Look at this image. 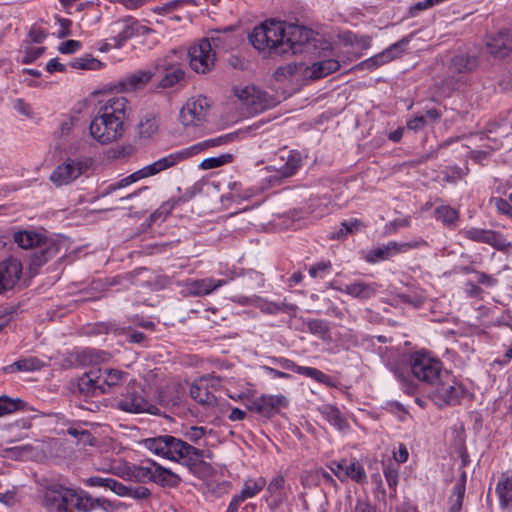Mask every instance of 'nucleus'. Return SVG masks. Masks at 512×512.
I'll return each instance as SVG.
<instances>
[{"mask_svg":"<svg viewBox=\"0 0 512 512\" xmlns=\"http://www.w3.org/2000/svg\"><path fill=\"white\" fill-rule=\"evenodd\" d=\"M238 44L231 29L212 31L207 37L191 45L187 52L190 68L198 74L212 71L217 62V54Z\"/></svg>","mask_w":512,"mask_h":512,"instance_id":"obj_1","label":"nucleus"},{"mask_svg":"<svg viewBox=\"0 0 512 512\" xmlns=\"http://www.w3.org/2000/svg\"><path fill=\"white\" fill-rule=\"evenodd\" d=\"M144 445L156 455L177 461L189 468L198 466L204 456L202 450L171 435L145 439Z\"/></svg>","mask_w":512,"mask_h":512,"instance_id":"obj_2","label":"nucleus"},{"mask_svg":"<svg viewBox=\"0 0 512 512\" xmlns=\"http://www.w3.org/2000/svg\"><path fill=\"white\" fill-rule=\"evenodd\" d=\"M285 23L267 20L255 27L249 34V41L255 49L265 54H283Z\"/></svg>","mask_w":512,"mask_h":512,"instance_id":"obj_3","label":"nucleus"},{"mask_svg":"<svg viewBox=\"0 0 512 512\" xmlns=\"http://www.w3.org/2000/svg\"><path fill=\"white\" fill-rule=\"evenodd\" d=\"M128 115L127 99L111 97L99 106L89 128H122Z\"/></svg>","mask_w":512,"mask_h":512,"instance_id":"obj_4","label":"nucleus"},{"mask_svg":"<svg viewBox=\"0 0 512 512\" xmlns=\"http://www.w3.org/2000/svg\"><path fill=\"white\" fill-rule=\"evenodd\" d=\"M410 370L413 376L426 384H434L444 373L439 360L425 353H414L410 359Z\"/></svg>","mask_w":512,"mask_h":512,"instance_id":"obj_5","label":"nucleus"},{"mask_svg":"<svg viewBox=\"0 0 512 512\" xmlns=\"http://www.w3.org/2000/svg\"><path fill=\"white\" fill-rule=\"evenodd\" d=\"M432 385L435 387L433 398L439 406L456 405L465 393L463 386L448 371H444Z\"/></svg>","mask_w":512,"mask_h":512,"instance_id":"obj_6","label":"nucleus"},{"mask_svg":"<svg viewBox=\"0 0 512 512\" xmlns=\"http://www.w3.org/2000/svg\"><path fill=\"white\" fill-rule=\"evenodd\" d=\"M109 34L114 39V46L121 48L125 43L138 36H143L150 32L149 28L142 24L140 21L126 17L112 22L108 28Z\"/></svg>","mask_w":512,"mask_h":512,"instance_id":"obj_7","label":"nucleus"},{"mask_svg":"<svg viewBox=\"0 0 512 512\" xmlns=\"http://www.w3.org/2000/svg\"><path fill=\"white\" fill-rule=\"evenodd\" d=\"M116 407L128 413L156 414L158 408L151 404L143 395L140 387L128 385L116 400Z\"/></svg>","mask_w":512,"mask_h":512,"instance_id":"obj_8","label":"nucleus"},{"mask_svg":"<svg viewBox=\"0 0 512 512\" xmlns=\"http://www.w3.org/2000/svg\"><path fill=\"white\" fill-rule=\"evenodd\" d=\"M90 165V159H68L54 169L50 180L57 187L67 185L84 174Z\"/></svg>","mask_w":512,"mask_h":512,"instance_id":"obj_9","label":"nucleus"},{"mask_svg":"<svg viewBox=\"0 0 512 512\" xmlns=\"http://www.w3.org/2000/svg\"><path fill=\"white\" fill-rule=\"evenodd\" d=\"M209 107L210 104L206 97L197 96L188 99L180 110L179 119L181 124L185 127L201 126L205 121Z\"/></svg>","mask_w":512,"mask_h":512,"instance_id":"obj_10","label":"nucleus"},{"mask_svg":"<svg viewBox=\"0 0 512 512\" xmlns=\"http://www.w3.org/2000/svg\"><path fill=\"white\" fill-rule=\"evenodd\" d=\"M313 37L314 33L312 30L303 26L285 23V37L282 43L283 54L302 52Z\"/></svg>","mask_w":512,"mask_h":512,"instance_id":"obj_11","label":"nucleus"},{"mask_svg":"<svg viewBox=\"0 0 512 512\" xmlns=\"http://www.w3.org/2000/svg\"><path fill=\"white\" fill-rule=\"evenodd\" d=\"M288 399L284 395H261L248 402L247 409L262 417L271 418L281 408L288 406Z\"/></svg>","mask_w":512,"mask_h":512,"instance_id":"obj_12","label":"nucleus"},{"mask_svg":"<svg viewBox=\"0 0 512 512\" xmlns=\"http://www.w3.org/2000/svg\"><path fill=\"white\" fill-rule=\"evenodd\" d=\"M234 93L249 114L258 113L270 106L267 95L255 86L237 87Z\"/></svg>","mask_w":512,"mask_h":512,"instance_id":"obj_13","label":"nucleus"},{"mask_svg":"<svg viewBox=\"0 0 512 512\" xmlns=\"http://www.w3.org/2000/svg\"><path fill=\"white\" fill-rule=\"evenodd\" d=\"M225 284H227V280L214 279L212 277L188 279L183 283V294L185 296L202 297L211 294Z\"/></svg>","mask_w":512,"mask_h":512,"instance_id":"obj_14","label":"nucleus"},{"mask_svg":"<svg viewBox=\"0 0 512 512\" xmlns=\"http://www.w3.org/2000/svg\"><path fill=\"white\" fill-rule=\"evenodd\" d=\"M191 157L192 155L189 148H185L180 151L171 153L168 156H165L155 161L154 163L143 167L141 169L142 175H144L145 178L156 175L164 170L174 167L178 163L185 161Z\"/></svg>","mask_w":512,"mask_h":512,"instance_id":"obj_15","label":"nucleus"},{"mask_svg":"<svg viewBox=\"0 0 512 512\" xmlns=\"http://www.w3.org/2000/svg\"><path fill=\"white\" fill-rule=\"evenodd\" d=\"M22 274V264L18 259L9 258L0 262V294L12 289Z\"/></svg>","mask_w":512,"mask_h":512,"instance_id":"obj_16","label":"nucleus"},{"mask_svg":"<svg viewBox=\"0 0 512 512\" xmlns=\"http://www.w3.org/2000/svg\"><path fill=\"white\" fill-rule=\"evenodd\" d=\"M74 508L77 512H92L97 508L105 512H115L117 509L116 505L110 500L103 497L95 498L84 490H79Z\"/></svg>","mask_w":512,"mask_h":512,"instance_id":"obj_17","label":"nucleus"},{"mask_svg":"<svg viewBox=\"0 0 512 512\" xmlns=\"http://www.w3.org/2000/svg\"><path fill=\"white\" fill-rule=\"evenodd\" d=\"M154 73L160 78L159 85L163 88L172 87L184 78L182 67L166 60L155 66Z\"/></svg>","mask_w":512,"mask_h":512,"instance_id":"obj_18","label":"nucleus"},{"mask_svg":"<svg viewBox=\"0 0 512 512\" xmlns=\"http://www.w3.org/2000/svg\"><path fill=\"white\" fill-rule=\"evenodd\" d=\"M59 252V246L49 240L41 242L30 256V272L36 274L38 269L47 261L55 257Z\"/></svg>","mask_w":512,"mask_h":512,"instance_id":"obj_19","label":"nucleus"},{"mask_svg":"<svg viewBox=\"0 0 512 512\" xmlns=\"http://www.w3.org/2000/svg\"><path fill=\"white\" fill-rule=\"evenodd\" d=\"M465 238L479 243H486L501 250L506 246V240L496 231L480 228H470L463 231Z\"/></svg>","mask_w":512,"mask_h":512,"instance_id":"obj_20","label":"nucleus"},{"mask_svg":"<svg viewBox=\"0 0 512 512\" xmlns=\"http://www.w3.org/2000/svg\"><path fill=\"white\" fill-rule=\"evenodd\" d=\"M338 68L339 62L336 59H325L310 65L304 63L305 82L325 77L338 70Z\"/></svg>","mask_w":512,"mask_h":512,"instance_id":"obj_21","label":"nucleus"},{"mask_svg":"<svg viewBox=\"0 0 512 512\" xmlns=\"http://www.w3.org/2000/svg\"><path fill=\"white\" fill-rule=\"evenodd\" d=\"M407 45V41L402 40L400 42L392 44L390 47L382 51L381 53L367 59L362 64L368 68L374 69L378 66L384 65L391 60L399 57L404 47Z\"/></svg>","mask_w":512,"mask_h":512,"instance_id":"obj_22","label":"nucleus"},{"mask_svg":"<svg viewBox=\"0 0 512 512\" xmlns=\"http://www.w3.org/2000/svg\"><path fill=\"white\" fill-rule=\"evenodd\" d=\"M79 392L84 396H95L106 393L97 371H89L78 379Z\"/></svg>","mask_w":512,"mask_h":512,"instance_id":"obj_23","label":"nucleus"},{"mask_svg":"<svg viewBox=\"0 0 512 512\" xmlns=\"http://www.w3.org/2000/svg\"><path fill=\"white\" fill-rule=\"evenodd\" d=\"M154 77V70L136 71L122 79L119 86L123 92H134L142 89Z\"/></svg>","mask_w":512,"mask_h":512,"instance_id":"obj_24","label":"nucleus"},{"mask_svg":"<svg viewBox=\"0 0 512 512\" xmlns=\"http://www.w3.org/2000/svg\"><path fill=\"white\" fill-rule=\"evenodd\" d=\"M240 139V133L238 131H234L231 133H227L215 138L207 139L203 142H199L197 144H194L189 148L192 157L199 154L200 152L213 148L218 146H224L227 144H230L234 141H237Z\"/></svg>","mask_w":512,"mask_h":512,"instance_id":"obj_25","label":"nucleus"},{"mask_svg":"<svg viewBox=\"0 0 512 512\" xmlns=\"http://www.w3.org/2000/svg\"><path fill=\"white\" fill-rule=\"evenodd\" d=\"M275 78L278 81H290L294 84L304 83V63H290L279 67L275 72Z\"/></svg>","mask_w":512,"mask_h":512,"instance_id":"obj_26","label":"nucleus"},{"mask_svg":"<svg viewBox=\"0 0 512 512\" xmlns=\"http://www.w3.org/2000/svg\"><path fill=\"white\" fill-rule=\"evenodd\" d=\"M378 285L375 283H365L362 281H355L346 284L341 292L346 293L354 298L369 299L376 294Z\"/></svg>","mask_w":512,"mask_h":512,"instance_id":"obj_27","label":"nucleus"},{"mask_svg":"<svg viewBox=\"0 0 512 512\" xmlns=\"http://www.w3.org/2000/svg\"><path fill=\"white\" fill-rule=\"evenodd\" d=\"M191 397L199 404L214 407L217 405L216 396L208 389V385L204 381L195 383L190 387Z\"/></svg>","mask_w":512,"mask_h":512,"instance_id":"obj_28","label":"nucleus"},{"mask_svg":"<svg viewBox=\"0 0 512 512\" xmlns=\"http://www.w3.org/2000/svg\"><path fill=\"white\" fill-rule=\"evenodd\" d=\"M512 48V42L508 33H499L487 41L488 51L497 57H502Z\"/></svg>","mask_w":512,"mask_h":512,"instance_id":"obj_29","label":"nucleus"},{"mask_svg":"<svg viewBox=\"0 0 512 512\" xmlns=\"http://www.w3.org/2000/svg\"><path fill=\"white\" fill-rule=\"evenodd\" d=\"M157 463L148 461L146 464L131 465L130 476L131 481L145 483L153 481L155 478L154 470H156Z\"/></svg>","mask_w":512,"mask_h":512,"instance_id":"obj_30","label":"nucleus"},{"mask_svg":"<svg viewBox=\"0 0 512 512\" xmlns=\"http://www.w3.org/2000/svg\"><path fill=\"white\" fill-rule=\"evenodd\" d=\"M397 242L392 241L389 242L386 245L374 248L370 250L366 256L365 260L369 263H376L378 261L387 260L393 255L398 254L397 253Z\"/></svg>","mask_w":512,"mask_h":512,"instance_id":"obj_31","label":"nucleus"},{"mask_svg":"<svg viewBox=\"0 0 512 512\" xmlns=\"http://www.w3.org/2000/svg\"><path fill=\"white\" fill-rule=\"evenodd\" d=\"M334 472L339 478H341L343 474L358 483H363L366 479L365 471L359 463H351L349 465L345 463H338L337 470H334Z\"/></svg>","mask_w":512,"mask_h":512,"instance_id":"obj_32","label":"nucleus"},{"mask_svg":"<svg viewBox=\"0 0 512 512\" xmlns=\"http://www.w3.org/2000/svg\"><path fill=\"white\" fill-rule=\"evenodd\" d=\"M285 478L282 475L275 476L267 486V492L274 498L272 507H278L285 498Z\"/></svg>","mask_w":512,"mask_h":512,"instance_id":"obj_33","label":"nucleus"},{"mask_svg":"<svg viewBox=\"0 0 512 512\" xmlns=\"http://www.w3.org/2000/svg\"><path fill=\"white\" fill-rule=\"evenodd\" d=\"M44 505L56 512H60L61 505V484H51L44 490L43 495Z\"/></svg>","mask_w":512,"mask_h":512,"instance_id":"obj_34","label":"nucleus"},{"mask_svg":"<svg viewBox=\"0 0 512 512\" xmlns=\"http://www.w3.org/2000/svg\"><path fill=\"white\" fill-rule=\"evenodd\" d=\"M43 367V362L36 357L20 359L6 367L4 371L14 373L15 371H36Z\"/></svg>","mask_w":512,"mask_h":512,"instance_id":"obj_35","label":"nucleus"},{"mask_svg":"<svg viewBox=\"0 0 512 512\" xmlns=\"http://www.w3.org/2000/svg\"><path fill=\"white\" fill-rule=\"evenodd\" d=\"M155 478L153 482L167 487H176L181 482V478L169 469H166L159 464L154 470Z\"/></svg>","mask_w":512,"mask_h":512,"instance_id":"obj_36","label":"nucleus"},{"mask_svg":"<svg viewBox=\"0 0 512 512\" xmlns=\"http://www.w3.org/2000/svg\"><path fill=\"white\" fill-rule=\"evenodd\" d=\"M97 374L100 376V380L102 381L101 384H103V386L106 385L109 388L121 384L128 376L126 372L118 369L98 370Z\"/></svg>","mask_w":512,"mask_h":512,"instance_id":"obj_37","label":"nucleus"},{"mask_svg":"<svg viewBox=\"0 0 512 512\" xmlns=\"http://www.w3.org/2000/svg\"><path fill=\"white\" fill-rule=\"evenodd\" d=\"M44 240L39 234L30 231H19L14 234V241L24 249H35Z\"/></svg>","mask_w":512,"mask_h":512,"instance_id":"obj_38","label":"nucleus"},{"mask_svg":"<svg viewBox=\"0 0 512 512\" xmlns=\"http://www.w3.org/2000/svg\"><path fill=\"white\" fill-rule=\"evenodd\" d=\"M116 495L131 497L136 500H143L151 495L150 490L144 486H127L119 482Z\"/></svg>","mask_w":512,"mask_h":512,"instance_id":"obj_39","label":"nucleus"},{"mask_svg":"<svg viewBox=\"0 0 512 512\" xmlns=\"http://www.w3.org/2000/svg\"><path fill=\"white\" fill-rule=\"evenodd\" d=\"M266 485V480L262 477L254 480L249 479L245 481L244 487L241 490L239 494L236 496L242 500L245 501L248 498L254 497L256 494H258Z\"/></svg>","mask_w":512,"mask_h":512,"instance_id":"obj_40","label":"nucleus"},{"mask_svg":"<svg viewBox=\"0 0 512 512\" xmlns=\"http://www.w3.org/2000/svg\"><path fill=\"white\" fill-rule=\"evenodd\" d=\"M302 164V156L299 152L291 151L283 166L278 169V172L283 177H290L296 173Z\"/></svg>","mask_w":512,"mask_h":512,"instance_id":"obj_41","label":"nucleus"},{"mask_svg":"<svg viewBox=\"0 0 512 512\" xmlns=\"http://www.w3.org/2000/svg\"><path fill=\"white\" fill-rule=\"evenodd\" d=\"M78 492L79 491L75 489L61 485L60 512H73L74 503H76Z\"/></svg>","mask_w":512,"mask_h":512,"instance_id":"obj_42","label":"nucleus"},{"mask_svg":"<svg viewBox=\"0 0 512 512\" xmlns=\"http://www.w3.org/2000/svg\"><path fill=\"white\" fill-rule=\"evenodd\" d=\"M71 66L79 70H99L103 64L98 59L92 56L77 57L71 61Z\"/></svg>","mask_w":512,"mask_h":512,"instance_id":"obj_43","label":"nucleus"},{"mask_svg":"<svg viewBox=\"0 0 512 512\" xmlns=\"http://www.w3.org/2000/svg\"><path fill=\"white\" fill-rule=\"evenodd\" d=\"M439 114L435 110H428L424 114L416 116L409 122L408 128H421L423 126H432L436 124Z\"/></svg>","mask_w":512,"mask_h":512,"instance_id":"obj_44","label":"nucleus"},{"mask_svg":"<svg viewBox=\"0 0 512 512\" xmlns=\"http://www.w3.org/2000/svg\"><path fill=\"white\" fill-rule=\"evenodd\" d=\"M25 402L21 399H12L8 396H0V417L23 409Z\"/></svg>","mask_w":512,"mask_h":512,"instance_id":"obj_45","label":"nucleus"},{"mask_svg":"<svg viewBox=\"0 0 512 512\" xmlns=\"http://www.w3.org/2000/svg\"><path fill=\"white\" fill-rule=\"evenodd\" d=\"M88 487H104L110 489L115 494L119 486V482L112 478H105L100 476H92L84 481Z\"/></svg>","mask_w":512,"mask_h":512,"instance_id":"obj_46","label":"nucleus"},{"mask_svg":"<svg viewBox=\"0 0 512 512\" xmlns=\"http://www.w3.org/2000/svg\"><path fill=\"white\" fill-rule=\"evenodd\" d=\"M89 134L100 144H108L122 136L120 130H89Z\"/></svg>","mask_w":512,"mask_h":512,"instance_id":"obj_47","label":"nucleus"},{"mask_svg":"<svg viewBox=\"0 0 512 512\" xmlns=\"http://www.w3.org/2000/svg\"><path fill=\"white\" fill-rule=\"evenodd\" d=\"M298 370L300 375L312 378L317 382L325 384L329 387L333 386L331 377L316 368L302 366V369Z\"/></svg>","mask_w":512,"mask_h":512,"instance_id":"obj_48","label":"nucleus"},{"mask_svg":"<svg viewBox=\"0 0 512 512\" xmlns=\"http://www.w3.org/2000/svg\"><path fill=\"white\" fill-rule=\"evenodd\" d=\"M232 160L233 156L231 154H222L219 157H210L204 159L200 164V168L203 170L214 169L228 164L232 162Z\"/></svg>","mask_w":512,"mask_h":512,"instance_id":"obj_49","label":"nucleus"},{"mask_svg":"<svg viewBox=\"0 0 512 512\" xmlns=\"http://www.w3.org/2000/svg\"><path fill=\"white\" fill-rule=\"evenodd\" d=\"M145 178L144 175H142L141 169L132 173L131 175L121 179L117 183L111 184L107 187L106 192L103 195H108L117 189L124 188L134 182H136L139 179Z\"/></svg>","mask_w":512,"mask_h":512,"instance_id":"obj_50","label":"nucleus"},{"mask_svg":"<svg viewBox=\"0 0 512 512\" xmlns=\"http://www.w3.org/2000/svg\"><path fill=\"white\" fill-rule=\"evenodd\" d=\"M67 434L78 439V443L83 446L95 445L96 439L88 430H80L74 427H69L67 429Z\"/></svg>","mask_w":512,"mask_h":512,"instance_id":"obj_51","label":"nucleus"},{"mask_svg":"<svg viewBox=\"0 0 512 512\" xmlns=\"http://www.w3.org/2000/svg\"><path fill=\"white\" fill-rule=\"evenodd\" d=\"M465 494V485L463 483H457L453 490L451 497L450 512H460L462 509L463 498Z\"/></svg>","mask_w":512,"mask_h":512,"instance_id":"obj_52","label":"nucleus"},{"mask_svg":"<svg viewBox=\"0 0 512 512\" xmlns=\"http://www.w3.org/2000/svg\"><path fill=\"white\" fill-rule=\"evenodd\" d=\"M435 214L438 220L444 224H453L458 219V212L450 206H441L436 208Z\"/></svg>","mask_w":512,"mask_h":512,"instance_id":"obj_53","label":"nucleus"},{"mask_svg":"<svg viewBox=\"0 0 512 512\" xmlns=\"http://www.w3.org/2000/svg\"><path fill=\"white\" fill-rule=\"evenodd\" d=\"M263 312L267 314H276L279 311L295 310V306L287 303L264 302L260 305Z\"/></svg>","mask_w":512,"mask_h":512,"instance_id":"obj_54","label":"nucleus"},{"mask_svg":"<svg viewBox=\"0 0 512 512\" xmlns=\"http://www.w3.org/2000/svg\"><path fill=\"white\" fill-rule=\"evenodd\" d=\"M44 53V47L37 45H28L24 49V55L22 61L24 63H31L42 56Z\"/></svg>","mask_w":512,"mask_h":512,"instance_id":"obj_55","label":"nucleus"},{"mask_svg":"<svg viewBox=\"0 0 512 512\" xmlns=\"http://www.w3.org/2000/svg\"><path fill=\"white\" fill-rule=\"evenodd\" d=\"M307 327L312 334L324 335L329 332L328 323L321 319L309 320Z\"/></svg>","mask_w":512,"mask_h":512,"instance_id":"obj_56","label":"nucleus"},{"mask_svg":"<svg viewBox=\"0 0 512 512\" xmlns=\"http://www.w3.org/2000/svg\"><path fill=\"white\" fill-rule=\"evenodd\" d=\"M187 201V198H182V197H177V198H171L169 199L168 201L164 202L160 207H159V213H161L163 215V219H165L170 213L171 211L174 209V207L176 205H178L179 203H184Z\"/></svg>","mask_w":512,"mask_h":512,"instance_id":"obj_57","label":"nucleus"},{"mask_svg":"<svg viewBox=\"0 0 512 512\" xmlns=\"http://www.w3.org/2000/svg\"><path fill=\"white\" fill-rule=\"evenodd\" d=\"M187 201V198H182V197H177V198H171L169 199L168 201L164 202L160 207H159V213H161L163 215V219H165L170 213L171 211L174 209V207L176 205H178L179 203H184Z\"/></svg>","mask_w":512,"mask_h":512,"instance_id":"obj_58","label":"nucleus"},{"mask_svg":"<svg viewBox=\"0 0 512 512\" xmlns=\"http://www.w3.org/2000/svg\"><path fill=\"white\" fill-rule=\"evenodd\" d=\"M187 201V198H182V197H177V198H171L169 199L168 201L164 202L160 207H159V213H161L163 215V219H165L170 213L171 211L174 209V207L176 205H178L179 203H184Z\"/></svg>","mask_w":512,"mask_h":512,"instance_id":"obj_59","label":"nucleus"},{"mask_svg":"<svg viewBox=\"0 0 512 512\" xmlns=\"http://www.w3.org/2000/svg\"><path fill=\"white\" fill-rule=\"evenodd\" d=\"M206 434V428L202 426H191L184 433V437L193 443H197Z\"/></svg>","mask_w":512,"mask_h":512,"instance_id":"obj_60","label":"nucleus"},{"mask_svg":"<svg viewBox=\"0 0 512 512\" xmlns=\"http://www.w3.org/2000/svg\"><path fill=\"white\" fill-rule=\"evenodd\" d=\"M81 47H82V44L80 41L67 40V41L62 42L59 45L58 50L62 54H73V53L79 51L81 49Z\"/></svg>","mask_w":512,"mask_h":512,"instance_id":"obj_61","label":"nucleus"},{"mask_svg":"<svg viewBox=\"0 0 512 512\" xmlns=\"http://www.w3.org/2000/svg\"><path fill=\"white\" fill-rule=\"evenodd\" d=\"M426 245H427V242L425 240L419 239V240L403 242V243L397 242L396 249H397V253H404V252H407L408 250L417 249V248H420V247H423Z\"/></svg>","mask_w":512,"mask_h":512,"instance_id":"obj_62","label":"nucleus"},{"mask_svg":"<svg viewBox=\"0 0 512 512\" xmlns=\"http://www.w3.org/2000/svg\"><path fill=\"white\" fill-rule=\"evenodd\" d=\"M328 421L339 430H342L347 426L346 421L342 418L340 412L337 409H331V411L328 413Z\"/></svg>","mask_w":512,"mask_h":512,"instance_id":"obj_63","label":"nucleus"},{"mask_svg":"<svg viewBox=\"0 0 512 512\" xmlns=\"http://www.w3.org/2000/svg\"><path fill=\"white\" fill-rule=\"evenodd\" d=\"M161 123H160V118L159 116L154 113V112H149L147 113L144 118L141 120L140 122V126L143 128V127H146V128H152L154 126H159Z\"/></svg>","mask_w":512,"mask_h":512,"instance_id":"obj_64","label":"nucleus"}]
</instances>
